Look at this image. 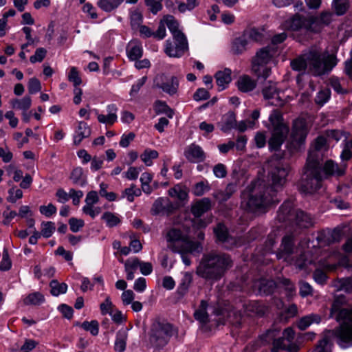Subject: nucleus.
<instances>
[{"mask_svg": "<svg viewBox=\"0 0 352 352\" xmlns=\"http://www.w3.org/2000/svg\"><path fill=\"white\" fill-rule=\"evenodd\" d=\"M236 122L235 114L233 112H229L225 118L224 124L221 129L224 131H228L231 129L236 128Z\"/></svg>", "mask_w": 352, "mask_h": 352, "instance_id": "48", "label": "nucleus"}, {"mask_svg": "<svg viewBox=\"0 0 352 352\" xmlns=\"http://www.w3.org/2000/svg\"><path fill=\"white\" fill-rule=\"evenodd\" d=\"M141 195V189L137 188L135 185L131 184L129 188H126L122 192L121 198H126L129 202H133L134 201L135 197H139Z\"/></svg>", "mask_w": 352, "mask_h": 352, "instance_id": "36", "label": "nucleus"}, {"mask_svg": "<svg viewBox=\"0 0 352 352\" xmlns=\"http://www.w3.org/2000/svg\"><path fill=\"white\" fill-rule=\"evenodd\" d=\"M345 302L344 295H336L330 310L331 317L335 318L340 323L333 333L339 339V344L343 347L352 344V307L342 308Z\"/></svg>", "mask_w": 352, "mask_h": 352, "instance_id": "3", "label": "nucleus"}, {"mask_svg": "<svg viewBox=\"0 0 352 352\" xmlns=\"http://www.w3.org/2000/svg\"><path fill=\"white\" fill-rule=\"evenodd\" d=\"M282 25L283 29L287 30L298 31L304 28L307 31L311 32L310 16L307 17L296 14L290 19L286 20Z\"/></svg>", "mask_w": 352, "mask_h": 352, "instance_id": "17", "label": "nucleus"}, {"mask_svg": "<svg viewBox=\"0 0 352 352\" xmlns=\"http://www.w3.org/2000/svg\"><path fill=\"white\" fill-rule=\"evenodd\" d=\"M162 19L173 34L174 40L178 42L177 50H172L171 41L167 40L165 43L164 52L170 57H180L188 49L187 39L185 35L179 30V23L174 16L166 15Z\"/></svg>", "mask_w": 352, "mask_h": 352, "instance_id": "8", "label": "nucleus"}, {"mask_svg": "<svg viewBox=\"0 0 352 352\" xmlns=\"http://www.w3.org/2000/svg\"><path fill=\"white\" fill-rule=\"evenodd\" d=\"M321 171L324 177L331 175L340 176L344 174V168L339 167L333 160H329L324 163Z\"/></svg>", "mask_w": 352, "mask_h": 352, "instance_id": "24", "label": "nucleus"}, {"mask_svg": "<svg viewBox=\"0 0 352 352\" xmlns=\"http://www.w3.org/2000/svg\"><path fill=\"white\" fill-rule=\"evenodd\" d=\"M142 47L138 41H131L126 47L128 58L131 60H137L142 56Z\"/></svg>", "mask_w": 352, "mask_h": 352, "instance_id": "26", "label": "nucleus"}, {"mask_svg": "<svg viewBox=\"0 0 352 352\" xmlns=\"http://www.w3.org/2000/svg\"><path fill=\"white\" fill-rule=\"evenodd\" d=\"M189 231H182L179 228L170 229L166 235L168 248L173 252L180 254L183 263L188 266L191 264L190 258L187 254H197L202 251L199 241L190 239Z\"/></svg>", "mask_w": 352, "mask_h": 352, "instance_id": "4", "label": "nucleus"}, {"mask_svg": "<svg viewBox=\"0 0 352 352\" xmlns=\"http://www.w3.org/2000/svg\"><path fill=\"white\" fill-rule=\"evenodd\" d=\"M127 333L125 331H118L116 334L114 349L117 352H124L126 349Z\"/></svg>", "mask_w": 352, "mask_h": 352, "instance_id": "37", "label": "nucleus"}, {"mask_svg": "<svg viewBox=\"0 0 352 352\" xmlns=\"http://www.w3.org/2000/svg\"><path fill=\"white\" fill-rule=\"evenodd\" d=\"M262 93L264 98L269 100V104L273 106L283 105V102L278 96V90L276 83L272 81L265 82L262 89Z\"/></svg>", "mask_w": 352, "mask_h": 352, "instance_id": "18", "label": "nucleus"}, {"mask_svg": "<svg viewBox=\"0 0 352 352\" xmlns=\"http://www.w3.org/2000/svg\"><path fill=\"white\" fill-rule=\"evenodd\" d=\"M277 331L268 330L265 334L261 336V339L263 343H269L272 341L273 347L272 352H278L279 349H287L289 352H297L298 347L296 344L293 343L294 339V330L288 327L283 332V336L277 339Z\"/></svg>", "mask_w": 352, "mask_h": 352, "instance_id": "11", "label": "nucleus"}, {"mask_svg": "<svg viewBox=\"0 0 352 352\" xmlns=\"http://www.w3.org/2000/svg\"><path fill=\"white\" fill-rule=\"evenodd\" d=\"M3 224L8 226L11 221L17 216V213L14 210H10V207L7 206L6 210L3 211Z\"/></svg>", "mask_w": 352, "mask_h": 352, "instance_id": "63", "label": "nucleus"}, {"mask_svg": "<svg viewBox=\"0 0 352 352\" xmlns=\"http://www.w3.org/2000/svg\"><path fill=\"white\" fill-rule=\"evenodd\" d=\"M158 156L159 153L157 151L151 148H146L140 155V159L146 166H151L153 164V160L157 158Z\"/></svg>", "mask_w": 352, "mask_h": 352, "instance_id": "35", "label": "nucleus"}, {"mask_svg": "<svg viewBox=\"0 0 352 352\" xmlns=\"http://www.w3.org/2000/svg\"><path fill=\"white\" fill-rule=\"evenodd\" d=\"M102 219L104 221L107 227L112 228L117 226L121 222V217L111 212H105L102 216Z\"/></svg>", "mask_w": 352, "mask_h": 352, "instance_id": "34", "label": "nucleus"}, {"mask_svg": "<svg viewBox=\"0 0 352 352\" xmlns=\"http://www.w3.org/2000/svg\"><path fill=\"white\" fill-rule=\"evenodd\" d=\"M237 85L240 91L248 92L254 89L256 83L249 76H243L239 79Z\"/></svg>", "mask_w": 352, "mask_h": 352, "instance_id": "31", "label": "nucleus"}, {"mask_svg": "<svg viewBox=\"0 0 352 352\" xmlns=\"http://www.w3.org/2000/svg\"><path fill=\"white\" fill-rule=\"evenodd\" d=\"M44 301V298L40 293H33L28 296L24 299L25 305H38Z\"/></svg>", "mask_w": 352, "mask_h": 352, "instance_id": "47", "label": "nucleus"}, {"mask_svg": "<svg viewBox=\"0 0 352 352\" xmlns=\"http://www.w3.org/2000/svg\"><path fill=\"white\" fill-rule=\"evenodd\" d=\"M182 278L178 285V292L184 295L188 290L190 285L192 282V273L189 272H182Z\"/></svg>", "mask_w": 352, "mask_h": 352, "instance_id": "29", "label": "nucleus"}, {"mask_svg": "<svg viewBox=\"0 0 352 352\" xmlns=\"http://www.w3.org/2000/svg\"><path fill=\"white\" fill-rule=\"evenodd\" d=\"M333 17V13L329 11L322 12L319 16H311V32L314 33L320 32L324 27L331 23Z\"/></svg>", "mask_w": 352, "mask_h": 352, "instance_id": "19", "label": "nucleus"}, {"mask_svg": "<svg viewBox=\"0 0 352 352\" xmlns=\"http://www.w3.org/2000/svg\"><path fill=\"white\" fill-rule=\"evenodd\" d=\"M70 178L74 184L80 186L82 187L87 184L86 176L85 175L83 169L81 167L75 168L72 172Z\"/></svg>", "mask_w": 352, "mask_h": 352, "instance_id": "30", "label": "nucleus"}, {"mask_svg": "<svg viewBox=\"0 0 352 352\" xmlns=\"http://www.w3.org/2000/svg\"><path fill=\"white\" fill-rule=\"evenodd\" d=\"M96 204L93 205H85L82 210L84 214L90 216L92 219H94L98 216L102 211V209L99 206H96Z\"/></svg>", "mask_w": 352, "mask_h": 352, "instance_id": "51", "label": "nucleus"}, {"mask_svg": "<svg viewBox=\"0 0 352 352\" xmlns=\"http://www.w3.org/2000/svg\"><path fill=\"white\" fill-rule=\"evenodd\" d=\"M243 34L248 41V43L250 41L259 42L263 38V32L256 28L247 30L243 32Z\"/></svg>", "mask_w": 352, "mask_h": 352, "instance_id": "43", "label": "nucleus"}, {"mask_svg": "<svg viewBox=\"0 0 352 352\" xmlns=\"http://www.w3.org/2000/svg\"><path fill=\"white\" fill-rule=\"evenodd\" d=\"M107 110L108 112L107 115L98 114L97 118L100 123L111 125L117 121L118 117L116 113L118 108L116 104H111L107 106Z\"/></svg>", "mask_w": 352, "mask_h": 352, "instance_id": "25", "label": "nucleus"}, {"mask_svg": "<svg viewBox=\"0 0 352 352\" xmlns=\"http://www.w3.org/2000/svg\"><path fill=\"white\" fill-rule=\"evenodd\" d=\"M91 130L89 125L82 121L78 122L73 135V142L75 145H79L81 142L90 136Z\"/></svg>", "mask_w": 352, "mask_h": 352, "instance_id": "20", "label": "nucleus"}, {"mask_svg": "<svg viewBox=\"0 0 352 352\" xmlns=\"http://www.w3.org/2000/svg\"><path fill=\"white\" fill-rule=\"evenodd\" d=\"M184 155L188 161L192 162L203 161L205 157L202 148L195 144H192L186 148Z\"/></svg>", "mask_w": 352, "mask_h": 352, "instance_id": "21", "label": "nucleus"}, {"mask_svg": "<svg viewBox=\"0 0 352 352\" xmlns=\"http://www.w3.org/2000/svg\"><path fill=\"white\" fill-rule=\"evenodd\" d=\"M269 120L273 126L272 137L269 140V148L272 151H278L285 141L289 128L283 122L281 112L278 109H274L269 117Z\"/></svg>", "mask_w": 352, "mask_h": 352, "instance_id": "10", "label": "nucleus"}, {"mask_svg": "<svg viewBox=\"0 0 352 352\" xmlns=\"http://www.w3.org/2000/svg\"><path fill=\"white\" fill-rule=\"evenodd\" d=\"M175 333L176 331L170 324L156 322L152 325L149 341L153 347H163Z\"/></svg>", "mask_w": 352, "mask_h": 352, "instance_id": "13", "label": "nucleus"}, {"mask_svg": "<svg viewBox=\"0 0 352 352\" xmlns=\"http://www.w3.org/2000/svg\"><path fill=\"white\" fill-rule=\"evenodd\" d=\"M249 310L259 316H263L265 314L266 307L261 302H254L250 305Z\"/></svg>", "mask_w": 352, "mask_h": 352, "instance_id": "59", "label": "nucleus"}, {"mask_svg": "<svg viewBox=\"0 0 352 352\" xmlns=\"http://www.w3.org/2000/svg\"><path fill=\"white\" fill-rule=\"evenodd\" d=\"M141 170L140 167L130 166L127 171L123 173V176L129 180H135L138 177Z\"/></svg>", "mask_w": 352, "mask_h": 352, "instance_id": "56", "label": "nucleus"}, {"mask_svg": "<svg viewBox=\"0 0 352 352\" xmlns=\"http://www.w3.org/2000/svg\"><path fill=\"white\" fill-rule=\"evenodd\" d=\"M349 7L348 0H333L332 8L338 16L344 14Z\"/></svg>", "mask_w": 352, "mask_h": 352, "instance_id": "39", "label": "nucleus"}, {"mask_svg": "<svg viewBox=\"0 0 352 352\" xmlns=\"http://www.w3.org/2000/svg\"><path fill=\"white\" fill-rule=\"evenodd\" d=\"M40 212L46 217H50L56 213L57 209L52 204H49L47 206H41L39 208Z\"/></svg>", "mask_w": 352, "mask_h": 352, "instance_id": "60", "label": "nucleus"}, {"mask_svg": "<svg viewBox=\"0 0 352 352\" xmlns=\"http://www.w3.org/2000/svg\"><path fill=\"white\" fill-rule=\"evenodd\" d=\"M51 293L53 296H58L65 294L67 289V284L59 283L57 280H53L50 283Z\"/></svg>", "mask_w": 352, "mask_h": 352, "instance_id": "44", "label": "nucleus"}, {"mask_svg": "<svg viewBox=\"0 0 352 352\" xmlns=\"http://www.w3.org/2000/svg\"><path fill=\"white\" fill-rule=\"evenodd\" d=\"M168 195L172 197L177 198L182 201L186 200L188 197L186 189L179 185H176L169 189Z\"/></svg>", "mask_w": 352, "mask_h": 352, "instance_id": "38", "label": "nucleus"}, {"mask_svg": "<svg viewBox=\"0 0 352 352\" xmlns=\"http://www.w3.org/2000/svg\"><path fill=\"white\" fill-rule=\"evenodd\" d=\"M194 317L200 324L204 333L215 331L220 322V305L219 302L208 304L201 300L199 308L195 311Z\"/></svg>", "mask_w": 352, "mask_h": 352, "instance_id": "6", "label": "nucleus"}, {"mask_svg": "<svg viewBox=\"0 0 352 352\" xmlns=\"http://www.w3.org/2000/svg\"><path fill=\"white\" fill-rule=\"evenodd\" d=\"M298 234L297 230H294L285 234L276 253L278 259L287 261L292 254L298 252V247L302 249L308 247L309 239L306 237L299 239Z\"/></svg>", "mask_w": 352, "mask_h": 352, "instance_id": "9", "label": "nucleus"}, {"mask_svg": "<svg viewBox=\"0 0 352 352\" xmlns=\"http://www.w3.org/2000/svg\"><path fill=\"white\" fill-rule=\"evenodd\" d=\"M140 260L138 258H130L124 263L125 271L135 272L140 267Z\"/></svg>", "mask_w": 352, "mask_h": 352, "instance_id": "58", "label": "nucleus"}, {"mask_svg": "<svg viewBox=\"0 0 352 352\" xmlns=\"http://www.w3.org/2000/svg\"><path fill=\"white\" fill-rule=\"evenodd\" d=\"M124 0H99L98 6L105 12H111L118 8Z\"/></svg>", "mask_w": 352, "mask_h": 352, "instance_id": "41", "label": "nucleus"}, {"mask_svg": "<svg viewBox=\"0 0 352 352\" xmlns=\"http://www.w3.org/2000/svg\"><path fill=\"white\" fill-rule=\"evenodd\" d=\"M277 219L290 226H297L299 228H308L314 225L313 218L310 214L294 207L291 201H285L280 207Z\"/></svg>", "mask_w": 352, "mask_h": 352, "instance_id": "5", "label": "nucleus"}, {"mask_svg": "<svg viewBox=\"0 0 352 352\" xmlns=\"http://www.w3.org/2000/svg\"><path fill=\"white\" fill-rule=\"evenodd\" d=\"M32 105V98L25 96L21 99H14L12 101V106L14 109L26 111Z\"/></svg>", "mask_w": 352, "mask_h": 352, "instance_id": "32", "label": "nucleus"}, {"mask_svg": "<svg viewBox=\"0 0 352 352\" xmlns=\"http://www.w3.org/2000/svg\"><path fill=\"white\" fill-rule=\"evenodd\" d=\"M41 90L40 81L36 78H32L28 82V91L30 94H34Z\"/></svg>", "mask_w": 352, "mask_h": 352, "instance_id": "57", "label": "nucleus"}, {"mask_svg": "<svg viewBox=\"0 0 352 352\" xmlns=\"http://www.w3.org/2000/svg\"><path fill=\"white\" fill-rule=\"evenodd\" d=\"M211 208V202L209 199L204 198L193 202L191 206V212L195 217L194 220L186 221L184 226V230L191 224L194 228L200 229L206 226V223L199 218Z\"/></svg>", "mask_w": 352, "mask_h": 352, "instance_id": "15", "label": "nucleus"}, {"mask_svg": "<svg viewBox=\"0 0 352 352\" xmlns=\"http://www.w3.org/2000/svg\"><path fill=\"white\" fill-rule=\"evenodd\" d=\"M81 327L85 331H89L93 336H96L98 333V322L96 320L85 321L82 324Z\"/></svg>", "mask_w": 352, "mask_h": 352, "instance_id": "52", "label": "nucleus"}, {"mask_svg": "<svg viewBox=\"0 0 352 352\" xmlns=\"http://www.w3.org/2000/svg\"><path fill=\"white\" fill-rule=\"evenodd\" d=\"M331 347L330 340L327 336H325L318 342L313 352H331Z\"/></svg>", "mask_w": 352, "mask_h": 352, "instance_id": "46", "label": "nucleus"}, {"mask_svg": "<svg viewBox=\"0 0 352 352\" xmlns=\"http://www.w3.org/2000/svg\"><path fill=\"white\" fill-rule=\"evenodd\" d=\"M336 64L334 56L322 53L316 48H311L290 62L292 69L300 72L296 77L298 84L307 69L313 76H320L329 72Z\"/></svg>", "mask_w": 352, "mask_h": 352, "instance_id": "2", "label": "nucleus"}, {"mask_svg": "<svg viewBox=\"0 0 352 352\" xmlns=\"http://www.w3.org/2000/svg\"><path fill=\"white\" fill-rule=\"evenodd\" d=\"M331 95V91L329 89L325 88L323 89H321L316 95L315 98V102L316 104L320 105H323L324 103H326Z\"/></svg>", "mask_w": 352, "mask_h": 352, "instance_id": "49", "label": "nucleus"}, {"mask_svg": "<svg viewBox=\"0 0 352 352\" xmlns=\"http://www.w3.org/2000/svg\"><path fill=\"white\" fill-rule=\"evenodd\" d=\"M252 287L259 294L268 295L273 292L275 283L272 280L259 279L254 281Z\"/></svg>", "mask_w": 352, "mask_h": 352, "instance_id": "22", "label": "nucleus"}, {"mask_svg": "<svg viewBox=\"0 0 352 352\" xmlns=\"http://www.w3.org/2000/svg\"><path fill=\"white\" fill-rule=\"evenodd\" d=\"M273 56V52L269 47L261 49L254 59V64L262 65L267 63Z\"/></svg>", "mask_w": 352, "mask_h": 352, "instance_id": "27", "label": "nucleus"}, {"mask_svg": "<svg viewBox=\"0 0 352 352\" xmlns=\"http://www.w3.org/2000/svg\"><path fill=\"white\" fill-rule=\"evenodd\" d=\"M312 263L309 252H302L300 256L296 258L295 265L298 269H305L309 265Z\"/></svg>", "mask_w": 352, "mask_h": 352, "instance_id": "42", "label": "nucleus"}, {"mask_svg": "<svg viewBox=\"0 0 352 352\" xmlns=\"http://www.w3.org/2000/svg\"><path fill=\"white\" fill-rule=\"evenodd\" d=\"M54 223L51 221L43 222L41 224V234L45 238L50 237L55 230Z\"/></svg>", "mask_w": 352, "mask_h": 352, "instance_id": "50", "label": "nucleus"}, {"mask_svg": "<svg viewBox=\"0 0 352 352\" xmlns=\"http://www.w3.org/2000/svg\"><path fill=\"white\" fill-rule=\"evenodd\" d=\"M113 303L109 296H107L104 301L100 304V311L102 314H110L113 311Z\"/></svg>", "mask_w": 352, "mask_h": 352, "instance_id": "61", "label": "nucleus"}, {"mask_svg": "<svg viewBox=\"0 0 352 352\" xmlns=\"http://www.w3.org/2000/svg\"><path fill=\"white\" fill-rule=\"evenodd\" d=\"M305 122L302 119H297L293 123L290 141L287 147L291 153H295L301 149L307 137Z\"/></svg>", "mask_w": 352, "mask_h": 352, "instance_id": "14", "label": "nucleus"}, {"mask_svg": "<svg viewBox=\"0 0 352 352\" xmlns=\"http://www.w3.org/2000/svg\"><path fill=\"white\" fill-rule=\"evenodd\" d=\"M332 236L330 230H324L320 232L316 237L317 241L320 245H329L333 243Z\"/></svg>", "mask_w": 352, "mask_h": 352, "instance_id": "45", "label": "nucleus"}, {"mask_svg": "<svg viewBox=\"0 0 352 352\" xmlns=\"http://www.w3.org/2000/svg\"><path fill=\"white\" fill-rule=\"evenodd\" d=\"M163 0H145V4L148 8L150 12L156 14L162 8Z\"/></svg>", "mask_w": 352, "mask_h": 352, "instance_id": "54", "label": "nucleus"}, {"mask_svg": "<svg viewBox=\"0 0 352 352\" xmlns=\"http://www.w3.org/2000/svg\"><path fill=\"white\" fill-rule=\"evenodd\" d=\"M154 110L157 114H166L169 118L173 117V110L168 107L165 102L157 100L155 102Z\"/></svg>", "mask_w": 352, "mask_h": 352, "instance_id": "40", "label": "nucleus"}, {"mask_svg": "<svg viewBox=\"0 0 352 352\" xmlns=\"http://www.w3.org/2000/svg\"><path fill=\"white\" fill-rule=\"evenodd\" d=\"M315 157L314 151H311L302 177L301 188L307 193H312L320 188L322 180L324 177L322 174L320 162Z\"/></svg>", "mask_w": 352, "mask_h": 352, "instance_id": "7", "label": "nucleus"}, {"mask_svg": "<svg viewBox=\"0 0 352 352\" xmlns=\"http://www.w3.org/2000/svg\"><path fill=\"white\" fill-rule=\"evenodd\" d=\"M154 85L166 94L173 96L177 92L179 80L176 76H170L164 74H161L157 75L155 78Z\"/></svg>", "mask_w": 352, "mask_h": 352, "instance_id": "16", "label": "nucleus"}, {"mask_svg": "<svg viewBox=\"0 0 352 352\" xmlns=\"http://www.w3.org/2000/svg\"><path fill=\"white\" fill-rule=\"evenodd\" d=\"M299 293L302 297H306L307 296L312 295L313 288L308 283L300 281Z\"/></svg>", "mask_w": 352, "mask_h": 352, "instance_id": "64", "label": "nucleus"}, {"mask_svg": "<svg viewBox=\"0 0 352 352\" xmlns=\"http://www.w3.org/2000/svg\"><path fill=\"white\" fill-rule=\"evenodd\" d=\"M267 182L256 180L249 185L243 192V204L251 212L265 210L271 204L280 201L278 193L282 190L287 182L289 166L280 160L270 162Z\"/></svg>", "mask_w": 352, "mask_h": 352, "instance_id": "1", "label": "nucleus"}, {"mask_svg": "<svg viewBox=\"0 0 352 352\" xmlns=\"http://www.w3.org/2000/svg\"><path fill=\"white\" fill-rule=\"evenodd\" d=\"M84 221L80 219L76 218H71L69 220V225L70 226V230L73 232H77L84 226Z\"/></svg>", "mask_w": 352, "mask_h": 352, "instance_id": "62", "label": "nucleus"}, {"mask_svg": "<svg viewBox=\"0 0 352 352\" xmlns=\"http://www.w3.org/2000/svg\"><path fill=\"white\" fill-rule=\"evenodd\" d=\"M196 273L205 279H217L220 275L219 254L212 252L204 254L197 267Z\"/></svg>", "mask_w": 352, "mask_h": 352, "instance_id": "12", "label": "nucleus"}, {"mask_svg": "<svg viewBox=\"0 0 352 352\" xmlns=\"http://www.w3.org/2000/svg\"><path fill=\"white\" fill-rule=\"evenodd\" d=\"M130 18L133 28H138L141 25L143 19L142 13L138 10L131 12Z\"/></svg>", "mask_w": 352, "mask_h": 352, "instance_id": "55", "label": "nucleus"}, {"mask_svg": "<svg viewBox=\"0 0 352 352\" xmlns=\"http://www.w3.org/2000/svg\"><path fill=\"white\" fill-rule=\"evenodd\" d=\"M320 321L321 317L320 315L311 314L300 318L297 323V326L300 330H305L311 324H318Z\"/></svg>", "mask_w": 352, "mask_h": 352, "instance_id": "28", "label": "nucleus"}, {"mask_svg": "<svg viewBox=\"0 0 352 352\" xmlns=\"http://www.w3.org/2000/svg\"><path fill=\"white\" fill-rule=\"evenodd\" d=\"M248 43V41L243 34L233 41L232 50L234 54H241L246 50Z\"/></svg>", "mask_w": 352, "mask_h": 352, "instance_id": "33", "label": "nucleus"}, {"mask_svg": "<svg viewBox=\"0 0 352 352\" xmlns=\"http://www.w3.org/2000/svg\"><path fill=\"white\" fill-rule=\"evenodd\" d=\"M22 197L23 192L21 189L12 187L8 190V196L7 197L8 201L14 204Z\"/></svg>", "mask_w": 352, "mask_h": 352, "instance_id": "53", "label": "nucleus"}, {"mask_svg": "<svg viewBox=\"0 0 352 352\" xmlns=\"http://www.w3.org/2000/svg\"><path fill=\"white\" fill-rule=\"evenodd\" d=\"M221 248L230 249L234 245L241 244V241L235 236L230 234L224 225L221 223Z\"/></svg>", "mask_w": 352, "mask_h": 352, "instance_id": "23", "label": "nucleus"}]
</instances>
